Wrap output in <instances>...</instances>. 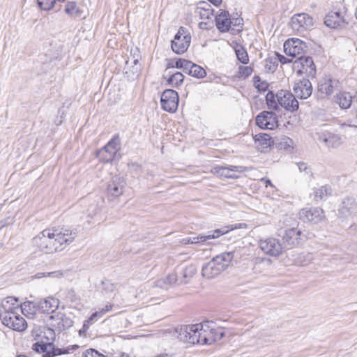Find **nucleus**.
I'll list each match as a JSON object with an SVG mask.
<instances>
[{
    "label": "nucleus",
    "mask_w": 357,
    "mask_h": 357,
    "mask_svg": "<svg viewBox=\"0 0 357 357\" xmlns=\"http://www.w3.org/2000/svg\"><path fill=\"white\" fill-rule=\"evenodd\" d=\"M256 140L258 142L259 145L261 146V147H259L261 151H264L265 149L271 147L273 144L272 137L268 134L259 135Z\"/></svg>",
    "instance_id": "nucleus-34"
},
{
    "label": "nucleus",
    "mask_w": 357,
    "mask_h": 357,
    "mask_svg": "<svg viewBox=\"0 0 357 357\" xmlns=\"http://www.w3.org/2000/svg\"><path fill=\"white\" fill-rule=\"evenodd\" d=\"M178 282H179V278H178V275L176 273H169L164 278V283H165L168 285H172V284H176V283H177L178 284Z\"/></svg>",
    "instance_id": "nucleus-46"
},
{
    "label": "nucleus",
    "mask_w": 357,
    "mask_h": 357,
    "mask_svg": "<svg viewBox=\"0 0 357 357\" xmlns=\"http://www.w3.org/2000/svg\"><path fill=\"white\" fill-rule=\"evenodd\" d=\"M259 245L260 249L264 253L273 257L279 256L285 250L283 245H282L278 239L274 238L260 240Z\"/></svg>",
    "instance_id": "nucleus-16"
},
{
    "label": "nucleus",
    "mask_w": 357,
    "mask_h": 357,
    "mask_svg": "<svg viewBox=\"0 0 357 357\" xmlns=\"http://www.w3.org/2000/svg\"><path fill=\"white\" fill-rule=\"evenodd\" d=\"M256 124L262 129L273 130L278 126V118L275 113L269 111L260 112L255 119Z\"/></svg>",
    "instance_id": "nucleus-14"
},
{
    "label": "nucleus",
    "mask_w": 357,
    "mask_h": 357,
    "mask_svg": "<svg viewBox=\"0 0 357 357\" xmlns=\"http://www.w3.org/2000/svg\"><path fill=\"white\" fill-rule=\"evenodd\" d=\"M33 243L40 250L46 254L53 253L54 245L51 244L50 229H46L33 238Z\"/></svg>",
    "instance_id": "nucleus-18"
},
{
    "label": "nucleus",
    "mask_w": 357,
    "mask_h": 357,
    "mask_svg": "<svg viewBox=\"0 0 357 357\" xmlns=\"http://www.w3.org/2000/svg\"><path fill=\"white\" fill-rule=\"evenodd\" d=\"M129 167L133 171H137L141 167L137 163H131L129 165Z\"/></svg>",
    "instance_id": "nucleus-63"
},
{
    "label": "nucleus",
    "mask_w": 357,
    "mask_h": 357,
    "mask_svg": "<svg viewBox=\"0 0 357 357\" xmlns=\"http://www.w3.org/2000/svg\"><path fill=\"white\" fill-rule=\"evenodd\" d=\"M190 76H192L194 77L201 79L204 78L206 75V70L200 66L194 63V66H192V68L190 70Z\"/></svg>",
    "instance_id": "nucleus-38"
},
{
    "label": "nucleus",
    "mask_w": 357,
    "mask_h": 357,
    "mask_svg": "<svg viewBox=\"0 0 357 357\" xmlns=\"http://www.w3.org/2000/svg\"><path fill=\"white\" fill-rule=\"evenodd\" d=\"M119 149V143L114 137L97 153V157L104 162H112L115 158Z\"/></svg>",
    "instance_id": "nucleus-15"
},
{
    "label": "nucleus",
    "mask_w": 357,
    "mask_h": 357,
    "mask_svg": "<svg viewBox=\"0 0 357 357\" xmlns=\"http://www.w3.org/2000/svg\"><path fill=\"white\" fill-rule=\"evenodd\" d=\"M238 70L240 75L244 78L249 77L253 72L252 67L243 66H241L238 68Z\"/></svg>",
    "instance_id": "nucleus-47"
},
{
    "label": "nucleus",
    "mask_w": 357,
    "mask_h": 357,
    "mask_svg": "<svg viewBox=\"0 0 357 357\" xmlns=\"http://www.w3.org/2000/svg\"><path fill=\"white\" fill-rule=\"evenodd\" d=\"M184 79L183 75L180 72L172 73L167 80V84L172 87H178L181 86Z\"/></svg>",
    "instance_id": "nucleus-35"
},
{
    "label": "nucleus",
    "mask_w": 357,
    "mask_h": 357,
    "mask_svg": "<svg viewBox=\"0 0 357 357\" xmlns=\"http://www.w3.org/2000/svg\"><path fill=\"white\" fill-rule=\"evenodd\" d=\"M290 26L295 33L301 36L312 28L314 20L305 13H297L291 17Z\"/></svg>",
    "instance_id": "nucleus-4"
},
{
    "label": "nucleus",
    "mask_w": 357,
    "mask_h": 357,
    "mask_svg": "<svg viewBox=\"0 0 357 357\" xmlns=\"http://www.w3.org/2000/svg\"><path fill=\"white\" fill-rule=\"evenodd\" d=\"M88 330H89V328L83 324L82 328L79 330V336L80 337H85L86 336V333Z\"/></svg>",
    "instance_id": "nucleus-59"
},
{
    "label": "nucleus",
    "mask_w": 357,
    "mask_h": 357,
    "mask_svg": "<svg viewBox=\"0 0 357 357\" xmlns=\"http://www.w3.org/2000/svg\"><path fill=\"white\" fill-rule=\"evenodd\" d=\"M215 20L217 29L222 33L229 31L233 23L229 17V12L223 10H220V13L215 16Z\"/></svg>",
    "instance_id": "nucleus-25"
},
{
    "label": "nucleus",
    "mask_w": 357,
    "mask_h": 357,
    "mask_svg": "<svg viewBox=\"0 0 357 357\" xmlns=\"http://www.w3.org/2000/svg\"><path fill=\"white\" fill-rule=\"evenodd\" d=\"M332 188L328 185L314 188L312 192L313 199L317 202L324 201L332 195Z\"/></svg>",
    "instance_id": "nucleus-28"
},
{
    "label": "nucleus",
    "mask_w": 357,
    "mask_h": 357,
    "mask_svg": "<svg viewBox=\"0 0 357 357\" xmlns=\"http://www.w3.org/2000/svg\"><path fill=\"white\" fill-rule=\"evenodd\" d=\"M32 349L38 353H45L47 349H52V343L36 342L33 344Z\"/></svg>",
    "instance_id": "nucleus-42"
},
{
    "label": "nucleus",
    "mask_w": 357,
    "mask_h": 357,
    "mask_svg": "<svg viewBox=\"0 0 357 357\" xmlns=\"http://www.w3.org/2000/svg\"><path fill=\"white\" fill-rule=\"evenodd\" d=\"M262 81L261 80V78L259 75H255L253 77V83H254V86L255 87L257 86V84H260V82H261Z\"/></svg>",
    "instance_id": "nucleus-62"
},
{
    "label": "nucleus",
    "mask_w": 357,
    "mask_h": 357,
    "mask_svg": "<svg viewBox=\"0 0 357 357\" xmlns=\"http://www.w3.org/2000/svg\"><path fill=\"white\" fill-rule=\"evenodd\" d=\"M293 91L295 96L300 99L308 98L312 93V85L309 79L303 78L296 82Z\"/></svg>",
    "instance_id": "nucleus-21"
},
{
    "label": "nucleus",
    "mask_w": 357,
    "mask_h": 357,
    "mask_svg": "<svg viewBox=\"0 0 357 357\" xmlns=\"http://www.w3.org/2000/svg\"><path fill=\"white\" fill-rule=\"evenodd\" d=\"M65 13L73 18H77L82 15V11L79 8L76 2L68 1L65 6Z\"/></svg>",
    "instance_id": "nucleus-33"
},
{
    "label": "nucleus",
    "mask_w": 357,
    "mask_h": 357,
    "mask_svg": "<svg viewBox=\"0 0 357 357\" xmlns=\"http://www.w3.org/2000/svg\"><path fill=\"white\" fill-rule=\"evenodd\" d=\"M1 323L6 326L17 331H23L26 328V322L17 312L0 315Z\"/></svg>",
    "instance_id": "nucleus-9"
},
{
    "label": "nucleus",
    "mask_w": 357,
    "mask_h": 357,
    "mask_svg": "<svg viewBox=\"0 0 357 357\" xmlns=\"http://www.w3.org/2000/svg\"><path fill=\"white\" fill-rule=\"evenodd\" d=\"M195 10H200V11L202 10H214L212 8V6H211V4L208 2L204 1H199L197 4Z\"/></svg>",
    "instance_id": "nucleus-49"
},
{
    "label": "nucleus",
    "mask_w": 357,
    "mask_h": 357,
    "mask_svg": "<svg viewBox=\"0 0 357 357\" xmlns=\"http://www.w3.org/2000/svg\"><path fill=\"white\" fill-rule=\"evenodd\" d=\"M304 237L303 231L298 227L286 229L282 236L284 250L298 246L301 243Z\"/></svg>",
    "instance_id": "nucleus-13"
},
{
    "label": "nucleus",
    "mask_w": 357,
    "mask_h": 357,
    "mask_svg": "<svg viewBox=\"0 0 357 357\" xmlns=\"http://www.w3.org/2000/svg\"><path fill=\"white\" fill-rule=\"evenodd\" d=\"M297 165L300 172H305L307 174H308V167L305 162H298Z\"/></svg>",
    "instance_id": "nucleus-58"
},
{
    "label": "nucleus",
    "mask_w": 357,
    "mask_h": 357,
    "mask_svg": "<svg viewBox=\"0 0 357 357\" xmlns=\"http://www.w3.org/2000/svg\"><path fill=\"white\" fill-rule=\"evenodd\" d=\"M68 350L69 348H68V349L59 348L55 349L53 344H52V349H47V351L43 354V357H54L56 356L69 353Z\"/></svg>",
    "instance_id": "nucleus-37"
},
{
    "label": "nucleus",
    "mask_w": 357,
    "mask_h": 357,
    "mask_svg": "<svg viewBox=\"0 0 357 357\" xmlns=\"http://www.w3.org/2000/svg\"><path fill=\"white\" fill-rule=\"evenodd\" d=\"M213 24V22L204 20L199 23L198 26L203 30L209 29Z\"/></svg>",
    "instance_id": "nucleus-51"
},
{
    "label": "nucleus",
    "mask_w": 357,
    "mask_h": 357,
    "mask_svg": "<svg viewBox=\"0 0 357 357\" xmlns=\"http://www.w3.org/2000/svg\"><path fill=\"white\" fill-rule=\"evenodd\" d=\"M255 88L257 89V90L259 91L264 92L268 88V83L266 82V81H262L261 82H260V84H257Z\"/></svg>",
    "instance_id": "nucleus-52"
},
{
    "label": "nucleus",
    "mask_w": 357,
    "mask_h": 357,
    "mask_svg": "<svg viewBox=\"0 0 357 357\" xmlns=\"http://www.w3.org/2000/svg\"><path fill=\"white\" fill-rule=\"evenodd\" d=\"M211 330H213V322L205 321L191 326H183L180 328L178 338L189 344H212L214 339Z\"/></svg>",
    "instance_id": "nucleus-1"
},
{
    "label": "nucleus",
    "mask_w": 357,
    "mask_h": 357,
    "mask_svg": "<svg viewBox=\"0 0 357 357\" xmlns=\"http://www.w3.org/2000/svg\"><path fill=\"white\" fill-rule=\"evenodd\" d=\"M246 167L243 166H235L230 165L229 167H224L222 170V177L227 178H237L238 176L236 173H243L245 172Z\"/></svg>",
    "instance_id": "nucleus-32"
},
{
    "label": "nucleus",
    "mask_w": 357,
    "mask_h": 357,
    "mask_svg": "<svg viewBox=\"0 0 357 357\" xmlns=\"http://www.w3.org/2000/svg\"><path fill=\"white\" fill-rule=\"evenodd\" d=\"M275 59H277L278 63L280 61L281 63L284 64L291 62L288 58L285 57L283 55L280 54L279 53L275 52Z\"/></svg>",
    "instance_id": "nucleus-50"
},
{
    "label": "nucleus",
    "mask_w": 357,
    "mask_h": 357,
    "mask_svg": "<svg viewBox=\"0 0 357 357\" xmlns=\"http://www.w3.org/2000/svg\"><path fill=\"white\" fill-rule=\"evenodd\" d=\"M49 324L52 328L54 334L61 333L63 331L70 328L73 325V321L66 314L56 312L49 317Z\"/></svg>",
    "instance_id": "nucleus-8"
},
{
    "label": "nucleus",
    "mask_w": 357,
    "mask_h": 357,
    "mask_svg": "<svg viewBox=\"0 0 357 357\" xmlns=\"http://www.w3.org/2000/svg\"><path fill=\"white\" fill-rule=\"evenodd\" d=\"M82 357H107V356L99 353L96 349H89L86 350L83 353Z\"/></svg>",
    "instance_id": "nucleus-48"
},
{
    "label": "nucleus",
    "mask_w": 357,
    "mask_h": 357,
    "mask_svg": "<svg viewBox=\"0 0 357 357\" xmlns=\"http://www.w3.org/2000/svg\"><path fill=\"white\" fill-rule=\"evenodd\" d=\"M234 253L233 252H222L204 264L202 269V275L207 279H212L219 275L231 264Z\"/></svg>",
    "instance_id": "nucleus-2"
},
{
    "label": "nucleus",
    "mask_w": 357,
    "mask_h": 357,
    "mask_svg": "<svg viewBox=\"0 0 357 357\" xmlns=\"http://www.w3.org/2000/svg\"><path fill=\"white\" fill-rule=\"evenodd\" d=\"M238 60L243 64H246L249 61L247 52L243 47H240L235 50Z\"/></svg>",
    "instance_id": "nucleus-39"
},
{
    "label": "nucleus",
    "mask_w": 357,
    "mask_h": 357,
    "mask_svg": "<svg viewBox=\"0 0 357 357\" xmlns=\"http://www.w3.org/2000/svg\"><path fill=\"white\" fill-rule=\"evenodd\" d=\"M339 81L330 75L320 79L318 82V92L324 96H331L337 89Z\"/></svg>",
    "instance_id": "nucleus-20"
},
{
    "label": "nucleus",
    "mask_w": 357,
    "mask_h": 357,
    "mask_svg": "<svg viewBox=\"0 0 357 357\" xmlns=\"http://www.w3.org/2000/svg\"><path fill=\"white\" fill-rule=\"evenodd\" d=\"M96 320V317L93 314H92L88 319L84 321L83 324L89 328V326L91 324H93Z\"/></svg>",
    "instance_id": "nucleus-57"
},
{
    "label": "nucleus",
    "mask_w": 357,
    "mask_h": 357,
    "mask_svg": "<svg viewBox=\"0 0 357 357\" xmlns=\"http://www.w3.org/2000/svg\"><path fill=\"white\" fill-rule=\"evenodd\" d=\"M47 277L60 278L63 277V273L61 271H56L52 272H47Z\"/></svg>",
    "instance_id": "nucleus-53"
},
{
    "label": "nucleus",
    "mask_w": 357,
    "mask_h": 357,
    "mask_svg": "<svg viewBox=\"0 0 357 357\" xmlns=\"http://www.w3.org/2000/svg\"><path fill=\"white\" fill-rule=\"evenodd\" d=\"M125 185L126 181L123 178L114 176L108 183V194L114 197H118L123 194Z\"/></svg>",
    "instance_id": "nucleus-22"
},
{
    "label": "nucleus",
    "mask_w": 357,
    "mask_h": 357,
    "mask_svg": "<svg viewBox=\"0 0 357 357\" xmlns=\"http://www.w3.org/2000/svg\"><path fill=\"white\" fill-rule=\"evenodd\" d=\"M51 244L54 245L53 253L63 250L76 238L77 232L67 228L50 229Z\"/></svg>",
    "instance_id": "nucleus-3"
},
{
    "label": "nucleus",
    "mask_w": 357,
    "mask_h": 357,
    "mask_svg": "<svg viewBox=\"0 0 357 357\" xmlns=\"http://www.w3.org/2000/svg\"><path fill=\"white\" fill-rule=\"evenodd\" d=\"M0 307V315L10 314V312H19L18 298L14 296H8L1 301Z\"/></svg>",
    "instance_id": "nucleus-23"
},
{
    "label": "nucleus",
    "mask_w": 357,
    "mask_h": 357,
    "mask_svg": "<svg viewBox=\"0 0 357 357\" xmlns=\"http://www.w3.org/2000/svg\"><path fill=\"white\" fill-rule=\"evenodd\" d=\"M190 42V35L187 33V31L185 28L181 26L175 35L174 40H172V50L176 54H182L188 50Z\"/></svg>",
    "instance_id": "nucleus-6"
},
{
    "label": "nucleus",
    "mask_w": 357,
    "mask_h": 357,
    "mask_svg": "<svg viewBox=\"0 0 357 357\" xmlns=\"http://www.w3.org/2000/svg\"><path fill=\"white\" fill-rule=\"evenodd\" d=\"M319 139L328 148L339 147L342 143L341 137L333 132H324L319 136Z\"/></svg>",
    "instance_id": "nucleus-27"
},
{
    "label": "nucleus",
    "mask_w": 357,
    "mask_h": 357,
    "mask_svg": "<svg viewBox=\"0 0 357 357\" xmlns=\"http://www.w3.org/2000/svg\"><path fill=\"white\" fill-rule=\"evenodd\" d=\"M278 66V61L274 57L266 59L265 69L267 71L273 73L277 69Z\"/></svg>",
    "instance_id": "nucleus-43"
},
{
    "label": "nucleus",
    "mask_w": 357,
    "mask_h": 357,
    "mask_svg": "<svg viewBox=\"0 0 357 357\" xmlns=\"http://www.w3.org/2000/svg\"><path fill=\"white\" fill-rule=\"evenodd\" d=\"M266 101L269 109L278 110L279 104L277 100L276 94L273 91H268L266 95Z\"/></svg>",
    "instance_id": "nucleus-36"
},
{
    "label": "nucleus",
    "mask_w": 357,
    "mask_h": 357,
    "mask_svg": "<svg viewBox=\"0 0 357 357\" xmlns=\"http://www.w3.org/2000/svg\"><path fill=\"white\" fill-rule=\"evenodd\" d=\"M59 305V299L52 296L47 297L38 303V308L43 313H54Z\"/></svg>",
    "instance_id": "nucleus-26"
},
{
    "label": "nucleus",
    "mask_w": 357,
    "mask_h": 357,
    "mask_svg": "<svg viewBox=\"0 0 357 357\" xmlns=\"http://www.w3.org/2000/svg\"><path fill=\"white\" fill-rule=\"evenodd\" d=\"M93 314L95 315V317L98 319V318L102 317L105 314V311L102 309H101V310H98V311H97V312H94Z\"/></svg>",
    "instance_id": "nucleus-61"
},
{
    "label": "nucleus",
    "mask_w": 357,
    "mask_h": 357,
    "mask_svg": "<svg viewBox=\"0 0 357 357\" xmlns=\"http://www.w3.org/2000/svg\"><path fill=\"white\" fill-rule=\"evenodd\" d=\"M186 61L187 60L184 59H177L174 63V68L183 70L185 63H186Z\"/></svg>",
    "instance_id": "nucleus-56"
},
{
    "label": "nucleus",
    "mask_w": 357,
    "mask_h": 357,
    "mask_svg": "<svg viewBox=\"0 0 357 357\" xmlns=\"http://www.w3.org/2000/svg\"><path fill=\"white\" fill-rule=\"evenodd\" d=\"M348 126L357 128V105L351 111L347 116Z\"/></svg>",
    "instance_id": "nucleus-41"
},
{
    "label": "nucleus",
    "mask_w": 357,
    "mask_h": 357,
    "mask_svg": "<svg viewBox=\"0 0 357 357\" xmlns=\"http://www.w3.org/2000/svg\"><path fill=\"white\" fill-rule=\"evenodd\" d=\"M192 66H194V63L189 60H187L186 63H185L184 67L183 68V72L190 75Z\"/></svg>",
    "instance_id": "nucleus-54"
},
{
    "label": "nucleus",
    "mask_w": 357,
    "mask_h": 357,
    "mask_svg": "<svg viewBox=\"0 0 357 357\" xmlns=\"http://www.w3.org/2000/svg\"><path fill=\"white\" fill-rule=\"evenodd\" d=\"M179 102L178 93L173 89L165 90L160 98L162 108L168 112L174 113L177 110Z\"/></svg>",
    "instance_id": "nucleus-10"
},
{
    "label": "nucleus",
    "mask_w": 357,
    "mask_h": 357,
    "mask_svg": "<svg viewBox=\"0 0 357 357\" xmlns=\"http://www.w3.org/2000/svg\"><path fill=\"white\" fill-rule=\"evenodd\" d=\"M276 98L279 106H281L288 112H295L298 109V102L295 94H292L287 90H280L276 93Z\"/></svg>",
    "instance_id": "nucleus-12"
},
{
    "label": "nucleus",
    "mask_w": 357,
    "mask_h": 357,
    "mask_svg": "<svg viewBox=\"0 0 357 357\" xmlns=\"http://www.w3.org/2000/svg\"><path fill=\"white\" fill-rule=\"evenodd\" d=\"M197 273V268L195 265L190 264L183 268L179 273L178 284H186Z\"/></svg>",
    "instance_id": "nucleus-31"
},
{
    "label": "nucleus",
    "mask_w": 357,
    "mask_h": 357,
    "mask_svg": "<svg viewBox=\"0 0 357 357\" xmlns=\"http://www.w3.org/2000/svg\"><path fill=\"white\" fill-rule=\"evenodd\" d=\"M102 289L106 293H112L116 289V284L112 282L111 280L105 279L102 281Z\"/></svg>",
    "instance_id": "nucleus-44"
},
{
    "label": "nucleus",
    "mask_w": 357,
    "mask_h": 357,
    "mask_svg": "<svg viewBox=\"0 0 357 357\" xmlns=\"http://www.w3.org/2000/svg\"><path fill=\"white\" fill-rule=\"evenodd\" d=\"M223 166H216L211 169V172L213 174H216L220 177L222 176Z\"/></svg>",
    "instance_id": "nucleus-55"
},
{
    "label": "nucleus",
    "mask_w": 357,
    "mask_h": 357,
    "mask_svg": "<svg viewBox=\"0 0 357 357\" xmlns=\"http://www.w3.org/2000/svg\"><path fill=\"white\" fill-rule=\"evenodd\" d=\"M356 98H352L351 94L347 92H340L335 97V102L342 109L349 108L351 103H355Z\"/></svg>",
    "instance_id": "nucleus-30"
},
{
    "label": "nucleus",
    "mask_w": 357,
    "mask_h": 357,
    "mask_svg": "<svg viewBox=\"0 0 357 357\" xmlns=\"http://www.w3.org/2000/svg\"><path fill=\"white\" fill-rule=\"evenodd\" d=\"M20 311L28 318L33 319L40 309L38 308V304L36 305L33 302L26 301L20 305Z\"/></svg>",
    "instance_id": "nucleus-29"
},
{
    "label": "nucleus",
    "mask_w": 357,
    "mask_h": 357,
    "mask_svg": "<svg viewBox=\"0 0 357 357\" xmlns=\"http://www.w3.org/2000/svg\"><path fill=\"white\" fill-rule=\"evenodd\" d=\"M357 215V202L352 197H347L342 199L337 209V217L342 220Z\"/></svg>",
    "instance_id": "nucleus-11"
},
{
    "label": "nucleus",
    "mask_w": 357,
    "mask_h": 357,
    "mask_svg": "<svg viewBox=\"0 0 357 357\" xmlns=\"http://www.w3.org/2000/svg\"><path fill=\"white\" fill-rule=\"evenodd\" d=\"M299 218L304 222L318 224L325 219V214L319 207L305 208L300 211Z\"/></svg>",
    "instance_id": "nucleus-17"
},
{
    "label": "nucleus",
    "mask_w": 357,
    "mask_h": 357,
    "mask_svg": "<svg viewBox=\"0 0 357 357\" xmlns=\"http://www.w3.org/2000/svg\"><path fill=\"white\" fill-rule=\"evenodd\" d=\"M195 13L203 20L213 22V17L214 16V10H202L200 11L195 10Z\"/></svg>",
    "instance_id": "nucleus-40"
},
{
    "label": "nucleus",
    "mask_w": 357,
    "mask_h": 357,
    "mask_svg": "<svg viewBox=\"0 0 357 357\" xmlns=\"http://www.w3.org/2000/svg\"><path fill=\"white\" fill-rule=\"evenodd\" d=\"M243 225L244 227H246L245 224H236L234 225H227L225 226L222 228L215 229L213 231H210L207 233L206 235L201 234L195 237L190 238L188 240V243H204L209 239H214L220 237V236L228 233L229 231H231L235 229L243 228Z\"/></svg>",
    "instance_id": "nucleus-7"
},
{
    "label": "nucleus",
    "mask_w": 357,
    "mask_h": 357,
    "mask_svg": "<svg viewBox=\"0 0 357 357\" xmlns=\"http://www.w3.org/2000/svg\"><path fill=\"white\" fill-rule=\"evenodd\" d=\"M293 69L299 75H305L308 78H314L316 66L311 56H301L293 62Z\"/></svg>",
    "instance_id": "nucleus-5"
},
{
    "label": "nucleus",
    "mask_w": 357,
    "mask_h": 357,
    "mask_svg": "<svg viewBox=\"0 0 357 357\" xmlns=\"http://www.w3.org/2000/svg\"><path fill=\"white\" fill-rule=\"evenodd\" d=\"M213 337L214 339V342L220 340L225 335V333L223 330L220 328H215L214 324L213 323V330H211Z\"/></svg>",
    "instance_id": "nucleus-45"
},
{
    "label": "nucleus",
    "mask_w": 357,
    "mask_h": 357,
    "mask_svg": "<svg viewBox=\"0 0 357 357\" xmlns=\"http://www.w3.org/2000/svg\"><path fill=\"white\" fill-rule=\"evenodd\" d=\"M113 305L111 303H108L105 305L104 308H102L105 313L109 312L112 309Z\"/></svg>",
    "instance_id": "nucleus-64"
},
{
    "label": "nucleus",
    "mask_w": 357,
    "mask_h": 357,
    "mask_svg": "<svg viewBox=\"0 0 357 357\" xmlns=\"http://www.w3.org/2000/svg\"><path fill=\"white\" fill-rule=\"evenodd\" d=\"M231 21L233 22V23L231 24H233L234 26H238L242 24L243 19L240 18V17H237L236 19L231 20Z\"/></svg>",
    "instance_id": "nucleus-60"
},
{
    "label": "nucleus",
    "mask_w": 357,
    "mask_h": 357,
    "mask_svg": "<svg viewBox=\"0 0 357 357\" xmlns=\"http://www.w3.org/2000/svg\"><path fill=\"white\" fill-rule=\"evenodd\" d=\"M306 49V44L298 38L289 39L284 44V52L292 57L301 54Z\"/></svg>",
    "instance_id": "nucleus-19"
},
{
    "label": "nucleus",
    "mask_w": 357,
    "mask_h": 357,
    "mask_svg": "<svg viewBox=\"0 0 357 357\" xmlns=\"http://www.w3.org/2000/svg\"><path fill=\"white\" fill-rule=\"evenodd\" d=\"M345 23L344 17L337 11L330 12L324 18V24L331 29L341 28Z\"/></svg>",
    "instance_id": "nucleus-24"
}]
</instances>
